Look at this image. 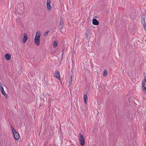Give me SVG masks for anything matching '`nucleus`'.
<instances>
[{
  "mask_svg": "<svg viewBox=\"0 0 146 146\" xmlns=\"http://www.w3.org/2000/svg\"><path fill=\"white\" fill-rule=\"evenodd\" d=\"M78 138L80 144L81 145L84 146L85 145V140L84 137L82 134H80L79 135Z\"/></svg>",
  "mask_w": 146,
  "mask_h": 146,
  "instance_id": "f257e3e1",
  "label": "nucleus"
},
{
  "mask_svg": "<svg viewBox=\"0 0 146 146\" xmlns=\"http://www.w3.org/2000/svg\"><path fill=\"white\" fill-rule=\"evenodd\" d=\"M3 85L1 81H0V90L1 93L5 96L6 99H7L8 98V96L5 93L4 91L3 87H2Z\"/></svg>",
  "mask_w": 146,
  "mask_h": 146,
  "instance_id": "f03ea898",
  "label": "nucleus"
},
{
  "mask_svg": "<svg viewBox=\"0 0 146 146\" xmlns=\"http://www.w3.org/2000/svg\"><path fill=\"white\" fill-rule=\"evenodd\" d=\"M141 21L144 28L146 30V18H145V15H143L142 16Z\"/></svg>",
  "mask_w": 146,
  "mask_h": 146,
  "instance_id": "7ed1b4c3",
  "label": "nucleus"
},
{
  "mask_svg": "<svg viewBox=\"0 0 146 146\" xmlns=\"http://www.w3.org/2000/svg\"><path fill=\"white\" fill-rule=\"evenodd\" d=\"M142 88L145 94L146 93V78H145L143 81Z\"/></svg>",
  "mask_w": 146,
  "mask_h": 146,
  "instance_id": "20e7f679",
  "label": "nucleus"
},
{
  "mask_svg": "<svg viewBox=\"0 0 146 146\" xmlns=\"http://www.w3.org/2000/svg\"><path fill=\"white\" fill-rule=\"evenodd\" d=\"M15 132H13L14 137L15 140H17L19 138V134L18 133H17L16 131H15Z\"/></svg>",
  "mask_w": 146,
  "mask_h": 146,
  "instance_id": "39448f33",
  "label": "nucleus"
},
{
  "mask_svg": "<svg viewBox=\"0 0 146 146\" xmlns=\"http://www.w3.org/2000/svg\"><path fill=\"white\" fill-rule=\"evenodd\" d=\"M28 38L26 33H24V37L22 40V41L23 43H25L28 39Z\"/></svg>",
  "mask_w": 146,
  "mask_h": 146,
  "instance_id": "423d86ee",
  "label": "nucleus"
},
{
  "mask_svg": "<svg viewBox=\"0 0 146 146\" xmlns=\"http://www.w3.org/2000/svg\"><path fill=\"white\" fill-rule=\"evenodd\" d=\"M56 72H55L54 74V76L57 78L58 79L60 80V76L59 74V72L58 71H56Z\"/></svg>",
  "mask_w": 146,
  "mask_h": 146,
  "instance_id": "0eeeda50",
  "label": "nucleus"
},
{
  "mask_svg": "<svg viewBox=\"0 0 146 146\" xmlns=\"http://www.w3.org/2000/svg\"><path fill=\"white\" fill-rule=\"evenodd\" d=\"M50 0H47L46 5L48 9L49 10H50L51 9V7L50 5Z\"/></svg>",
  "mask_w": 146,
  "mask_h": 146,
  "instance_id": "6e6552de",
  "label": "nucleus"
},
{
  "mask_svg": "<svg viewBox=\"0 0 146 146\" xmlns=\"http://www.w3.org/2000/svg\"><path fill=\"white\" fill-rule=\"evenodd\" d=\"M40 38L36 37H35L34 41L35 43L37 45H39L40 44Z\"/></svg>",
  "mask_w": 146,
  "mask_h": 146,
  "instance_id": "1a4fd4ad",
  "label": "nucleus"
},
{
  "mask_svg": "<svg viewBox=\"0 0 146 146\" xmlns=\"http://www.w3.org/2000/svg\"><path fill=\"white\" fill-rule=\"evenodd\" d=\"M5 58L7 60H10L11 57V55L9 54H6L5 55Z\"/></svg>",
  "mask_w": 146,
  "mask_h": 146,
  "instance_id": "9d476101",
  "label": "nucleus"
},
{
  "mask_svg": "<svg viewBox=\"0 0 146 146\" xmlns=\"http://www.w3.org/2000/svg\"><path fill=\"white\" fill-rule=\"evenodd\" d=\"M92 23L95 25H98L99 24V22L96 19H94L92 20Z\"/></svg>",
  "mask_w": 146,
  "mask_h": 146,
  "instance_id": "9b49d317",
  "label": "nucleus"
},
{
  "mask_svg": "<svg viewBox=\"0 0 146 146\" xmlns=\"http://www.w3.org/2000/svg\"><path fill=\"white\" fill-rule=\"evenodd\" d=\"M40 35L41 33L40 32H36V36L35 37H36L38 38H40Z\"/></svg>",
  "mask_w": 146,
  "mask_h": 146,
  "instance_id": "f8f14e48",
  "label": "nucleus"
},
{
  "mask_svg": "<svg viewBox=\"0 0 146 146\" xmlns=\"http://www.w3.org/2000/svg\"><path fill=\"white\" fill-rule=\"evenodd\" d=\"M84 100V102L85 104H86L87 100V97L86 94L83 97Z\"/></svg>",
  "mask_w": 146,
  "mask_h": 146,
  "instance_id": "ddd939ff",
  "label": "nucleus"
},
{
  "mask_svg": "<svg viewBox=\"0 0 146 146\" xmlns=\"http://www.w3.org/2000/svg\"><path fill=\"white\" fill-rule=\"evenodd\" d=\"M107 75V70L105 69L104 70V73L103 75L104 76H106Z\"/></svg>",
  "mask_w": 146,
  "mask_h": 146,
  "instance_id": "4468645a",
  "label": "nucleus"
},
{
  "mask_svg": "<svg viewBox=\"0 0 146 146\" xmlns=\"http://www.w3.org/2000/svg\"><path fill=\"white\" fill-rule=\"evenodd\" d=\"M72 82V75L70 76V78L69 81V84L70 85L71 84Z\"/></svg>",
  "mask_w": 146,
  "mask_h": 146,
  "instance_id": "2eb2a0df",
  "label": "nucleus"
},
{
  "mask_svg": "<svg viewBox=\"0 0 146 146\" xmlns=\"http://www.w3.org/2000/svg\"><path fill=\"white\" fill-rule=\"evenodd\" d=\"M53 44V47H54L55 48L57 46V43L55 41H54Z\"/></svg>",
  "mask_w": 146,
  "mask_h": 146,
  "instance_id": "dca6fc26",
  "label": "nucleus"
},
{
  "mask_svg": "<svg viewBox=\"0 0 146 146\" xmlns=\"http://www.w3.org/2000/svg\"><path fill=\"white\" fill-rule=\"evenodd\" d=\"M89 31L88 30H87L86 31L85 34V37L86 38H88V34L89 33Z\"/></svg>",
  "mask_w": 146,
  "mask_h": 146,
  "instance_id": "f3484780",
  "label": "nucleus"
},
{
  "mask_svg": "<svg viewBox=\"0 0 146 146\" xmlns=\"http://www.w3.org/2000/svg\"><path fill=\"white\" fill-rule=\"evenodd\" d=\"M59 24L60 26H64V23L63 21H60V23H59Z\"/></svg>",
  "mask_w": 146,
  "mask_h": 146,
  "instance_id": "a211bd4d",
  "label": "nucleus"
},
{
  "mask_svg": "<svg viewBox=\"0 0 146 146\" xmlns=\"http://www.w3.org/2000/svg\"><path fill=\"white\" fill-rule=\"evenodd\" d=\"M11 129L12 130V131L13 132H15V131H16V130L14 129V127L12 126V125H11Z\"/></svg>",
  "mask_w": 146,
  "mask_h": 146,
  "instance_id": "6ab92c4d",
  "label": "nucleus"
},
{
  "mask_svg": "<svg viewBox=\"0 0 146 146\" xmlns=\"http://www.w3.org/2000/svg\"><path fill=\"white\" fill-rule=\"evenodd\" d=\"M49 31H47L45 32L44 33V36H46L48 33H49Z\"/></svg>",
  "mask_w": 146,
  "mask_h": 146,
  "instance_id": "aec40b11",
  "label": "nucleus"
},
{
  "mask_svg": "<svg viewBox=\"0 0 146 146\" xmlns=\"http://www.w3.org/2000/svg\"><path fill=\"white\" fill-rule=\"evenodd\" d=\"M63 21L62 20V16L60 17V21Z\"/></svg>",
  "mask_w": 146,
  "mask_h": 146,
  "instance_id": "412c9836",
  "label": "nucleus"
},
{
  "mask_svg": "<svg viewBox=\"0 0 146 146\" xmlns=\"http://www.w3.org/2000/svg\"><path fill=\"white\" fill-rule=\"evenodd\" d=\"M64 27V26H61V28H60V30H61V31L63 29Z\"/></svg>",
  "mask_w": 146,
  "mask_h": 146,
  "instance_id": "4be33fe9",
  "label": "nucleus"
},
{
  "mask_svg": "<svg viewBox=\"0 0 146 146\" xmlns=\"http://www.w3.org/2000/svg\"><path fill=\"white\" fill-rule=\"evenodd\" d=\"M22 36L21 35V38Z\"/></svg>",
  "mask_w": 146,
  "mask_h": 146,
  "instance_id": "5701e85b",
  "label": "nucleus"
}]
</instances>
